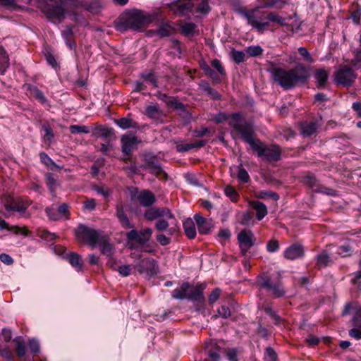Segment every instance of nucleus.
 Returning a JSON list of instances; mask_svg holds the SVG:
<instances>
[{"instance_id": "dca6fc26", "label": "nucleus", "mask_w": 361, "mask_h": 361, "mask_svg": "<svg viewBox=\"0 0 361 361\" xmlns=\"http://www.w3.org/2000/svg\"><path fill=\"white\" fill-rule=\"evenodd\" d=\"M157 97L161 101L165 102L168 106H173L175 109L180 111V114H184L187 116L188 115V112L186 110L185 106L179 102L175 97L169 96L166 93L158 92Z\"/></svg>"}, {"instance_id": "680f3d73", "label": "nucleus", "mask_w": 361, "mask_h": 361, "mask_svg": "<svg viewBox=\"0 0 361 361\" xmlns=\"http://www.w3.org/2000/svg\"><path fill=\"white\" fill-rule=\"evenodd\" d=\"M279 249V243L276 239L270 240L267 244V250L269 252H274Z\"/></svg>"}, {"instance_id": "412c9836", "label": "nucleus", "mask_w": 361, "mask_h": 361, "mask_svg": "<svg viewBox=\"0 0 361 361\" xmlns=\"http://www.w3.org/2000/svg\"><path fill=\"white\" fill-rule=\"evenodd\" d=\"M97 245H99L101 252L107 256H111L113 253V245L110 243V237L106 233L104 234L99 238Z\"/></svg>"}, {"instance_id": "cd10ccee", "label": "nucleus", "mask_w": 361, "mask_h": 361, "mask_svg": "<svg viewBox=\"0 0 361 361\" xmlns=\"http://www.w3.org/2000/svg\"><path fill=\"white\" fill-rule=\"evenodd\" d=\"M13 343L16 344L15 351L17 356L20 358H25L26 354V345L22 336H17L13 339Z\"/></svg>"}, {"instance_id": "bf43d9fd", "label": "nucleus", "mask_w": 361, "mask_h": 361, "mask_svg": "<svg viewBox=\"0 0 361 361\" xmlns=\"http://www.w3.org/2000/svg\"><path fill=\"white\" fill-rule=\"evenodd\" d=\"M352 324L354 327L361 329V308H359L355 312L352 318Z\"/></svg>"}, {"instance_id": "39448f33", "label": "nucleus", "mask_w": 361, "mask_h": 361, "mask_svg": "<svg viewBox=\"0 0 361 361\" xmlns=\"http://www.w3.org/2000/svg\"><path fill=\"white\" fill-rule=\"evenodd\" d=\"M149 22V19L143 11L133 9L126 11L115 20V28L117 31L123 32L128 30H139Z\"/></svg>"}, {"instance_id": "603ef678", "label": "nucleus", "mask_w": 361, "mask_h": 361, "mask_svg": "<svg viewBox=\"0 0 361 361\" xmlns=\"http://www.w3.org/2000/svg\"><path fill=\"white\" fill-rule=\"evenodd\" d=\"M231 56L233 60L236 63H240L245 61V54L244 52L241 51H236L235 49H233L231 51Z\"/></svg>"}, {"instance_id": "f704fd0d", "label": "nucleus", "mask_w": 361, "mask_h": 361, "mask_svg": "<svg viewBox=\"0 0 361 361\" xmlns=\"http://www.w3.org/2000/svg\"><path fill=\"white\" fill-rule=\"evenodd\" d=\"M115 123L122 129H128L130 128H138L139 125L137 122L128 118H121L115 121Z\"/></svg>"}, {"instance_id": "338daca9", "label": "nucleus", "mask_w": 361, "mask_h": 361, "mask_svg": "<svg viewBox=\"0 0 361 361\" xmlns=\"http://www.w3.org/2000/svg\"><path fill=\"white\" fill-rule=\"evenodd\" d=\"M206 348L209 351V350H213L219 354V352L221 350V347L219 345V342L216 341H210L209 342L206 343Z\"/></svg>"}, {"instance_id": "a211bd4d", "label": "nucleus", "mask_w": 361, "mask_h": 361, "mask_svg": "<svg viewBox=\"0 0 361 361\" xmlns=\"http://www.w3.org/2000/svg\"><path fill=\"white\" fill-rule=\"evenodd\" d=\"M194 219L200 234H207L213 228L212 221L211 219H207L199 213L195 214Z\"/></svg>"}, {"instance_id": "ea45409f", "label": "nucleus", "mask_w": 361, "mask_h": 361, "mask_svg": "<svg viewBox=\"0 0 361 361\" xmlns=\"http://www.w3.org/2000/svg\"><path fill=\"white\" fill-rule=\"evenodd\" d=\"M94 131V134L98 133L103 138H108L114 135V130L112 128L101 126L96 127Z\"/></svg>"}, {"instance_id": "2f4dec72", "label": "nucleus", "mask_w": 361, "mask_h": 361, "mask_svg": "<svg viewBox=\"0 0 361 361\" xmlns=\"http://www.w3.org/2000/svg\"><path fill=\"white\" fill-rule=\"evenodd\" d=\"M183 227L186 236L190 239H193L196 235V229L194 221L188 218L183 221Z\"/></svg>"}, {"instance_id": "bb28decb", "label": "nucleus", "mask_w": 361, "mask_h": 361, "mask_svg": "<svg viewBox=\"0 0 361 361\" xmlns=\"http://www.w3.org/2000/svg\"><path fill=\"white\" fill-rule=\"evenodd\" d=\"M200 66L204 72L205 75L209 76L212 79L213 84H219L221 82L219 76L215 73L212 68L204 61L200 62Z\"/></svg>"}, {"instance_id": "2eb2a0df", "label": "nucleus", "mask_w": 361, "mask_h": 361, "mask_svg": "<svg viewBox=\"0 0 361 361\" xmlns=\"http://www.w3.org/2000/svg\"><path fill=\"white\" fill-rule=\"evenodd\" d=\"M122 152L128 156L131 155L133 150L140 140L135 135H123L121 139Z\"/></svg>"}, {"instance_id": "f257e3e1", "label": "nucleus", "mask_w": 361, "mask_h": 361, "mask_svg": "<svg viewBox=\"0 0 361 361\" xmlns=\"http://www.w3.org/2000/svg\"><path fill=\"white\" fill-rule=\"evenodd\" d=\"M228 125L233 128L231 135L235 137V134L241 138L257 153V156L269 162H277L281 158V149L278 145H266L258 138L254 137L255 130L251 123L243 121L240 113L232 114Z\"/></svg>"}, {"instance_id": "e2e57ef3", "label": "nucleus", "mask_w": 361, "mask_h": 361, "mask_svg": "<svg viewBox=\"0 0 361 361\" xmlns=\"http://www.w3.org/2000/svg\"><path fill=\"white\" fill-rule=\"evenodd\" d=\"M58 212L64 216L66 219L70 218L69 206L66 203H63L59 206Z\"/></svg>"}, {"instance_id": "c756f323", "label": "nucleus", "mask_w": 361, "mask_h": 361, "mask_svg": "<svg viewBox=\"0 0 361 361\" xmlns=\"http://www.w3.org/2000/svg\"><path fill=\"white\" fill-rule=\"evenodd\" d=\"M315 267L319 269L329 266L331 262L330 256L326 251H322L321 253L318 254L315 257Z\"/></svg>"}, {"instance_id": "49530a36", "label": "nucleus", "mask_w": 361, "mask_h": 361, "mask_svg": "<svg viewBox=\"0 0 361 361\" xmlns=\"http://www.w3.org/2000/svg\"><path fill=\"white\" fill-rule=\"evenodd\" d=\"M39 157L42 163H44L48 167H50L51 169H54V168H59L55 162L44 152H41L39 154Z\"/></svg>"}, {"instance_id": "7c9ffc66", "label": "nucleus", "mask_w": 361, "mask_h": 361, "mask_svg": "<svg viewBox=\"0 0 361 361\" xmlns=\"http://www.w3.org/2000/svg\"><path fill=\"white\" fill-rule=\"evenodd\" d=\"M9 66V56L5 49L0 46V75H4Z\"/></svg>"}, {"instance_id": "13d9d810", "label": "nucleus", "mask_w": 361, "mask_h": 361, "mask_svg": "<svg viewBox=\"0 0 361 361\" xmlns=\"http://www.w3.org/2000/svg\"><path fill=\"white\" fill-rule=\"evenodd\" d=\"M238 178L240 182L245 183L250 180V176L245 169L239 167L238 172Z\"/></svg>"}, {"instance_id": "473e14b6", "label": "nucleus", "mask_w": 361, "mask_h": 361, "mask_svg": "<svg viewBox=\"0 0 361 361\" xmlns=\"http://www.w3.org/2000/svg\"><path fill=\"white\" fill-rule=\"evenodd\" d=\"M69 263L78 271H82L83 268V262L81 256L76 252H71L67 255Z\"/></svg>"}, {"instance_id": "6e6552de", "label": "nucleus", "mask_w": 361, "mask_h": 361, "mask_svg": "<svg viewBox=\"0 0 361 361\" xmlns=\"http://www.w3.org/2000/svg\"><path fill=\"white\" fill-rule=\"evenodd\" d=\"M258 281L260 288L270 293L274 298H281L286 293L281 276L273 279L267 274H263L258 276Z\"/></svg>"}, {"instance_id": "6ab92c4d", "label": "nucleus", "mask_w": 361, "mask_h": 361, "mask_svg": "<svg viewBox=\"0 0 361 361\" xmlns=\"http://www.w3.org/2000/svg\"><path fill=\"white\" fill-rule=\"evenodd\" d=\"M116 216L118 218L121 226L123 228L130 229L134 227L133 224L131 223L127 214H126L123 204L121 202L117 203L116 205Z\"/></svg>"}, {"instance_id": "e433bc0d", "label": "nucleus", "mask_w": 361, "mask_h": 361, "mask_svg": "<svg viewBox=\"0 0 361 361\" xmlns=\"http://www.w3.org/2000/svg\"><path fill=\"white\" fill-rule=\"evenodd\" d=\"M262 4L260 8H276L277 9H281L283 6L286 4V1L282 0H262Z\"/></svg>"}, {"instance_id": "72a5a7b5", "label": "nucleus", "mask_w": 361, "mask_h": 361, "mask_svg": "<svg viewBox=\"0 0 361 361\" xmlns=\"http://www.w3.org/2000/svg\"><path fill=\"white\" fill-rule=\"evenodd\" d=\"M176 13L180 16H185L191 12L194 5L192 2L188 1L184 3H178L176 5Z\"/></svg>"}, {"instance_id": "a878e982", "label": "nucleus", "mask_w": 361, "mask_h": 361, "mask_svg": "<svg viewBox=\"0 0 361 361\" xmlns=\"http://www.w3.org/2000/svg\"><path fill=\"white\" fill-rule=\"evenodd\" d=\"M62 36L65 39L66 45L71 49H73L76 47V42L73 39V27L68 25L65 30L62 32Z\"/></svg>"}, {"instance_id": "f03ea898", "label": "nucleus", "mask_w": 361, "mask_h": 361, "mask_svg": "<svg viewBox=\"0 0 361 361\" xmlns=\"http://www.w3.org/2000/svg\"><path fill=\"white\" fill-rule=\"evenodd\" d=\"M41 10L49 20L54 24L61 23L65 18L66 14L70 10V13L75 16L73 11L75 8H84L86 11L97 13L101 8L100 3L95 0L92 2H82L79 0H42Z\"/></svg>"}, {"instance_id": "5701e85b", "label": "nucleus", "mask_w": 361, "mask_h": 361, "mask_svg": "<svg viewBox=\"0 0 361 361\" xmlns=\"http://www.w3.org/2000/svg\"><path fill=\"white\" fill-rule=\"evenodd\" d=\"M200 88L212 99H220L221 95L206 80H201L199 83Z\"/></svg>"}, {"instance_id": "9d476101", "label": "nucleus", "mask_w": 361, "mask_h": 361, "mask_svg": "<svg viewBox=\"0 0 361 361\" xmlns=\"http://www.w3.org/2000/svg\"><path fill=\"white\" fill-rule=\"evenodd\" d=\"M357 78V74L348 66H343L334 73V80L344 86L351 85Z\"/></svg>"}, {"instance_id": "6e6d98bb", "label": "nucleus", "mask_w": 361, "mask_h": 361, "mask_svg": "<svg viewBox=\"0 0 361 361\" xmlns=\"http://www.w3.org/2000/svg\"><path fill=\"white\" fill-rule=\"evenodd\" d=\"M27 348L31 353H37L39 352V342L35 338L28 341Z\"/></svg>"}, {"instance_id": "8fccbe9b", "label": "nucleus", "mask_w": 361, "mask_h": 361, "mask_svg": "<svg viewBox=\"0 0 361 361\" xmlns=\"http://www.w3.org/2000/svg\"><path fill=\"white\" fill-rule=\"evenodd\" d=\"M92 189L104 197H109L111 193V190L109 188L104 185H93Z\"/></svg>"}, {"instance_id": "79ce46f5", "label": "nucleus", "mask_w": 361, "mask_h": 361, "mask_svg": "<svg viewBox=\"0 0 361 361\" xmlns=\"http://www.w3.org/2000/svg\"><path fill=\"white\" fill-rule=\"evenodd\" d=\"M45 180L47 187L51 192H55L56 185V177L51 173H47L45 175Z\"/></svg>"}, {"instance_id": "864d4df0", "label": "nucleus", "mask_w": 361, "mask_h": 361, "mask_svg": "<svg viewBox=\"0 0 361 361\" xmlns=\"http://www.w3.org/2000/svg\"><path fill=\"white\" fill-rule=\"evenodd\" d=\"M141 77L147 82L152 85L154 87L157 86V79L153 73H152V72L143 73L141 74Z\"/></svg>"}, {"instance_id": "a18cd8bd", "label": "nucleus", "mask_w": 361, "mask_h": 361, "mask_svg": "<svg viewBox=\"0 0 361 361\" xmlns=\"http://www.w3.org/2000/svg\"><path fill=\"white\" fill-rule=\"evenodd\" d=\"M211 66L216 70L217 71V75H220L221 76H225L226 75V70L224 67V66L222 65V63L221 62L220 60L217 59H213L212 61H211Z\"/></svg>"}, {"instance_id": "4468645a", "label": "nucleus", "mask_w": 361, "mask_h": 361, "mask_svg": "<svg viewBox=\"0 0 361 361\" xmlns=\"http://www.w3.org/2000/svg\"><path fill=\"white\" fill-rule=\"evenodd\" d=\"M131 198L135 199L144 207H150L156 202L155 195L149 190H142L135 194H131Z\"/></svg>"}, {"instance_id": "de8ad7c7", "label": "nucleus", "mask_w": 361, "mask_h": 361, "mask_svg": "<svg viewBox=\"0 0 361 361\" xmlns=\"http://www.w3.org/2000/svg\"><path fill=\"white\" fill-rule=\"evenodd\" d=\"M257 197L261 199L272 198L274 200H278L279 199V195L274 191L261 190L259 192Z\"/></svg>"}, {"instance_id": "58836bf2", "label": "nucleus", "mask_w": 361, "mask_h": 361, "mask_svg": "<svg viewBox=\"0 0 361 361\" xmlns=\"http://www.w3.org/2000/svg\"><path fill=\"white\" fill-rule=\"evenodd\" d=\"M152 229L150 228H145L138 231V240L140 244H145L149 240L152 234Z\"/></svg>"}, {"instance_id": "b1692460", "label": "nucleus", "mask_w": 361, "mask_h": 361, "mask_svg": "<svg viewBox=\"0 0 361 361\" xmlns=\"http://www.w3.org/2000/svg\"><path fill=\"white\" fill-rule=\"evenodd\" d=\"M197 26L195 23L191 22L184 23L180 27V32L187 37H192L198 35Z\"/></svg>"}, {"instance_id": "f3484780", "label": "nucleus", "mask_w": 361, "mask_h": 361, "mask_svg": "<svg viewBox=\"0 0 361 361\" xmlns=\"http://www.w3.org/2000/svg\"><path fill=\"white\" fill-rule=\"evenodd\" d=\"M283 255L285 258L295 260L305 255V249L301 244L294 243L286 248Z\"/></svg>"}, {"instance_id": "a19ab883", "label": "nucleus", "mask_w": 361, "mask_h": 361, "mask_svg": "<svg viewBox=\"0 0 361 361\" xmlns=\"http://www.w3.org/2000/svg\"><path fill=\"white\" fill-rule=\"evenodd\" d=\"M267 18L269 22L276 23L279 25L286 27L288 25V23H286V19L275 12H269Z\"/></svg>"}, {"instance_id": "3c124183", "label": "nucleus", "mask_w": 361, "mask_h": 361, "mask_svg": "<svg viewBox=\"0 0 361 361\" xmlns=\"http://www.w3.org/2000/svg\"><path fill=\"white\" fill-rule=\"evenodd\" d=\"M210 10L209 0H202L197 7V12L202 14H207Z\"/></svg>"}, {"instance_id": "0eeeda50", "label": "nucleus", "mask_w": 361, "mask_h": 361, "mask_svg": "<svg viewBox=\"0 0 361 361\" xmlns=\"http://www.w3.org/2000/svg\"><path fill=\"white\" fill-rule=\"evenodd\" d=\"M73 233L79 243H86L94 247L104 231L80 224L74 229Z\"/></svg>"}, {"instance_id": "7ed1b4c3", "label": "nucleus", "mask_w": 361, "mask_h": 361, "mask_svg": "<svg viewBox=\"0 0 361 361\" xmlns=\"http://www.w3.org/2000/svg\"><path fill=\"white\" fill-rule=\"evenodd\" d=\"M271 77L273 81L283 90H289L307 82L310 77V68L302 63L289 70L274 68L271 71Z\"/></svg>"}, {"instance_id": "4c0bfd02", "label": "nucleus", "mask_w": 361, "mask_h": 361, "mask_svg": "<svg viewBox=\"0 0 361 361\" xmlns=\"http://www.w3.org/2000/svg\"><path fill=\"white\" fill-rule=\"evenodd\" d=\"M174 29L167 23H162L156 30L157 34L161 37H168L171 35Z\"/></svg>"}, {"instance_id": "4be33fe9", "label": "nucleus", "mask_w": 361, "mask_h": 361, "mask_svg": "<svg viewBox=\"0 0 361 361\" xmlns=\"http://www.w3.org/2000/svg\"><path fill=\"white\" fill-rule=\"evenodd\" d=\"M318 128L316 121H305L300 124V133L304 137H310L314 134Z\"/></svg>"}, {"instance_id": "c85d7f7f", "label": "nucleus", "mask_w": 361, "mask_h": 361, "mask_svg": "<svg viewBox=\"0 0 361 361\" xmlns=\"http://www.w3.org/2000/svg\"><path fill=\"white\" fill-rule=\"evenodd\" d=\"M252 208L256 211V218L258 221L263 219L268 214L267 206L259 201L251 202Z\"/></svg>"}, {"instance_id": "774afa93", "label": "nucleus", "mask_w": 361, "mask_h": 361, "mask_svg": "<svg viewBox=\"0 0 361 361\" xmlns=\"http://www.w3.org/2000/svg\"><path fill=\"white\" fill-rule=\"evenodd\" d=\"M219 316L227 319L231 315V312L228 307L222 305L218 310Z\"/></svg>"}, {"instance_id": "9b49d317", "label": "nucleus", "mask_w": 361, "mask_h": 361, "mask_svg": "<svg viewBox=\"0 0 361 361\" xmlns=\"http://www.w3.org/2000/svg\"><path fill=\"white\" fill-rule=\"evenodd\" d=\"M255 240L254 234L250 230L243 229L238 234V241L243 255H245L255 245Z\"/></svg>"}, {"instance_id": "ddd939ff", "label": "nucleus", "mask_w": 361, "mask_h": 361, "mask_svg": "<svg viewBox=\"0 0 361 361\" xmlns=\"http://www.w3.org/2000/svg\"><path fill=\"white\" fill-rule=\"evenodd\" d=\"M144 217L147 221H153L160 217L173 219L174 216L167 207H149L145 213Z\"/></svg>"}, {"instance_id": "37998d69", "label": "nucleus", "mask_w": 361, "mask_h": 361, "mask_svg": "<svg viewBox=\"0 0 361 361\" xmlns=\"http://www.w3.org/2000/svg\"><path fill=\"white\" fill-rule=\"evenodd\" d=\"M298 53L302 57V59L309 63H314L315 60L312 57V56L310 54L309 51L307 48L304 47H300L298 48Z\"/></svg>"}, {"instance_id": "4d7b16f0", "label": "nucleus", "mask_w": 361, "mask_h": 361, "mask_svg": "<svg viewBox=\"0 0 361 361\" xmlns=\"http://www.w3.org/2000/svg\"><path fill=\"white\" fill-rule=\"evenodd\" d=\"M70 131L71 133H88L90 132L88 128L85 126L72 125L70 126Z\"/></svg>"}, {"instance_id": "5fc2aeb1", "label": "nucleus", "mask_w": 361, "mask_h": 361, "mask_svg": "<svg viewBox=\"0 0 361 361\" xmlns=\"http://www.w3.org/2000/svg\"><path fill=\"white\" fill-rule=\"evenodd\" d=\"M246 51L250 56H257L262 54L263 49L260 46H250Z\"/></svg>"}, {"instance_id": "393cba45", "label": "nucleus", "mask_w": 361, "mask_h": 361, "mask_svg": "<svg viewBox=\"0 0 361 361\" xmlns=\"http://www.w3.org/2000/svg\"><path fill=\"white\" fill-rule=\"evenodd\" d=\"M329 78V73L324 68L317 69L314 73V78L318 88H324L326 87Z\"/></svg>"}, {"instance_id": "69168bd1", "label": "nucleus", "mask_w": 361, "mask_h": 361, "mask_svg": "<svg viewBox=\"0 0 361 361\" xmlns=\"http://www.w3.org/2000/svg\"><path fill=\"white\" fill-rule=\"evenodd\" d=\"M351 247L349 245H342L338 247V253L343 257L350 255Z\"/></svg>"}, {"instance_id": "f8f14e48", "label": "nucleus", "mask_w": 361, "mask_h": 361, "mask_svg": "<svg viewBox=\"0 0 361 361\" xmlns=\"http://www.w3.org/2000/svg\"><path fill=\"white\" fill-rule=\"evenodd\" d=\"M136 269L140 274L145 273L149 277L156 275L158 272L157 263L152 258L141 259L137 264Z\"/></svg>"}, {"instance_id": "0e129e2a", "label": "nucleus", "mask_w": 361, "mask_h": 361, "mask_svg": "<svg viewBox=\"0 0 361 361\" xmlns=\"http://www.w3.org/2000/svg\"><path fill=\"white\" fill-rule=\"evenodd\" d=\"M226 355L230 361H238V351L235 348H227L225 350Z\"/></svg>"}, {"instance_id": "1a4fd4ad", "label": "nucleus", "mask_w": 361, "mask_h": 361, "mask_svg": "<svg viewBox=\"0 0 361 361\" xmlns=\"http://www.w3.org/2000/svg\"><path fill=\"white\" fill-rule=\"evenodd\" d=\"M144 164L141 168L146 169L149 173L154 174L157 177L167 178V174L164 171L159 158L150 154H145L143 158Z\"/></svg>"}, {"instance_id": "052dcab7", "label": "nucleus", "mask_w": 361, "mask_h": 361, "mask_svg": "<svg viewBox=\"0 0 361 361\" xmlns=\"http://www.w3.org/2000/svg\"><path fill=\"white\" fill-rule=\"evenodd\" d=\"M221 293V290L219 288H216L212 290V292L209 295L208 301L210 305H212L215 302H216L220 296Z\"/></svg>"}, {"instance_id": "20e7f679", "label": "nucleus", "mask_w": 361, "mask_h": 361, "mask_svg": "<svg viewBox=\"0 0 361 361\" xmlns=\"http://www.w3.org/2000/svg\"><path fill=\"white\" fill-rule=\"evenodd\" d=\"M205 288V283H198L193 286L188 282H183L180 287L173 290L172 298L177 300L187 299L191 300L195 302L196 310H200L204 308V290Z\"/></svg>"}, {"instance_id": "423d86ee", "label": "nucleus", "mask_w": 361, "mask_h": 361, "mask_svg": "<svg viewBox=\"0 0 361 361\" xmlns=\"http://www.w3.org/2000/svg\"><path fill=\"white\" fill-rule=\"evenodd\" d=\"M240 13L247 19V23L260 34H262L265 27L269 25V20L267 18L269 12L267 11H262L259 8H255L251 10L244 9Z\"/></svg>"}, {"instance_id": "c03bdc74", "label": "nucleus", "mask_w": 361, "mask_h": 361, "mask_svg": "<svg viewBox=\"0 0 361 361\" xmlns=\"http://www.w3.org/2000/svg\"><path fill=\"white\" fill-rule=\"evenodd\" d=\"M224 192L233 202H236L239 197L238 192L233 186L226 185L224 189Z\"/></svg>"}, {"instance_id": "09e8293b", "label": "nucleus", "mask_w": 361, "mask_h": 361, "mask_svg": "<svg viewBox=\"0 0 361 361\" xmlns=\"http://www.w3.org/2000/svg\"><path fill=\"white\" fill-rule=\"evenodd\" d=\"M305 178L306 183L314 191L316 188H319V187H320V185L314 174H308Z\"/></svg>"}, {"instance_id": "c9c22d12", "label": "nucleus", "mask_w": 361, "mask_h": 361, "mask_svg": "<svg viewBox=\"0 0 361 361\" xmlns=\"http://www.w3.org/2000/svg\"><path fill=\"white\" fill-rule=\"evenodd\" d=\"M30 94L40 103L45 104L47 100L44 93L36 86L30 85L27 87Z\"/></svg>"}, {"instance_id": "aec40b11", "label": "nucleus", "mask_w": 361, "mask_h": 361, "mask_svg": "<svg viewBox=\"0 0 361 361\" xmlns=\"http://www.w3.org/2000/svg\"><path fill=\"white\" fill-rule=\"evenodd\" d=\"M30 204L31 201L28 198L22 197L11 204H5V209L7 211H16L20 213H23Z\"/></svg>"}]
</instances>
